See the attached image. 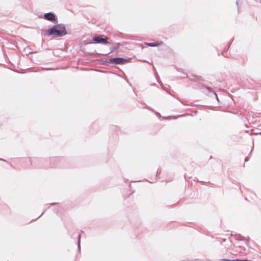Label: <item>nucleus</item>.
<instances>
[{"label": "nucleus", "mask_w": 261, "mask_h": 261, "mask_svg": "<svg viewBox=\"0 0 261 261\" xmlns=\"http://www.w3.org/2000/svg\"><path fill=\"white\" fill-rule=\"evenodd\" d=\"M66 27L64 24L59 23L53 25L48 30L47 36H51L54 37H60L67 34Z\"/></svg>", "instance_id": "nucleus-1"}, {"label": "nucleus", "mask_w": 261, "mask_h": 261, "mask_svg": "<svg viewBox=\"0 0 261 261\" xmlns=\"http://www.w3.org/2000/svg\"><path fill=\"white\" fill-rule=\"evenodd\" d=\"M109 63L114 65H123L128 62V60L121 57L113 58L109 59Z\"/></svg>", "instance_id": "nucleus-2"}, {"label": "nucleus", "mask_w": 261, "mask_h": 261, "mask_svg": "<svg viewBox=\"0 0 261 261\" xmlns=\"http://www.w3.org/2000/svg\"><path fill=\"white\" fill-rule=\"evenodd\" d=\"M108 39V38L106 36H105L104 35H98L93 38V40L96 43L103 44H109Z\"/></svg>", "instance_id": "nucleus-3"}, {"label": "nucleus", "mask_w": 261, "mask_h": 261, "mask_svg": "<svg viewBox=\"0 0 261 261\" xmlns=\"http://www.w3.org/2000/svg\"><path fill=\"white\" fill-rule=\"evenodd\" d=\"M43 18L51 22L56 21L57 20V17L56 15L52 12L45 13L43 15Z\"/></svg>", "instance_id": "nucleus-4"}, {"label": "nucleus", "mask_w": 261, "mask_h": 261, "mask_svg": "<svg viewBox=\"0 0 261 261\" xmlns=\"http://www.w3.org/2000/svg\"><path fill=\"white\" fill-rule=\"evenodd\" d=\"M162 43H163V42L162 41H161V42H153V43H146V44L148 46L155 47V46H157L160 44H162Z\"/></svg>", "instance_id": "nucleus-5"}, {"label": "nucleus", "mask_w": 261, "mask_h": 261, "mask_svg": "<svg viewBox=\"0 0 261 261\" xmlns=\"http://www.w3.org/2000/svg\"><path fill=\"white\" fill-rule=\"evenodd\" d=\"M205 88L208 91V92H212V93H213L215 97L216 98L217 100H218V98L217 94L214 91H213L210 87L205 86Z\"/></svg>", "instance_id": "nucleus-6"}, {"label": "nucleus", "mask_w": 261, "mask_h": 261, "mask_svg": "<svg viewBox=\"0 0 261 261\" xmlns=\"http://www.w3.org/2000/svg\"><path fill=\"white\" fill-rule=\"evenodd\" d=\"M220 260H221V261H251V260H249L248 259H224V258L221 259Z\"/></svg>", "instance_id": "nucleus-7"}, {"label": "nucleus", "mask_w": 261, "mask_h": 261, "mask_svg": "<svg viewBox=\"0 0 261 261\" xmlns=\"http://www.w3.org/2000/svg\"><path fill=\"white\" fill-rule=\"evenodd\" d=\"M80 240H81V235L79 234L77 237V243H78V248H80Z\"/></svg>", "instance_id": "nucleus-8"}, {"label": "nucleus", "mask_w": 261, "mask_h": 261, "mask_svg": "<svg viewBox=\"0 0 261 261\" xmlns=\"http://www.w3.org/2000/svg\"><path fill=\"white\" fill-rule=\"evenodd\" d=\"M196 80H199L200 79H201L200 76H196Z\"/></svg>", "instance_id": "nucleus-9"}, {"label": "nucleus", "mask_w": 261, "mask_h": 261, "mask_svg": "<svg viewBox=\"0 0 261 261\" xmlns=\"http://www.w3.org/2000/svg\"><path fill=\"white\" fill-rule=\"evenodd\" d=\"M56 204H57V203L54 202V203H51L50 205H55Z\"/></svg>", "instance_id": "nucleus-10"}, {"label": "nucleus", "mask_w": 261, "mask_h": 261, "mask_svg": "<svg viewBox=\"0 0 261 261\" xmlns=\"http://www.w3.org/2000/svg\"><path fill=\"white\" fill-rule=\"evenodd\" d=\"M0 161L6 162V160L2 159H0Z\"/></svg>", "instance_id": "nucleus-11"}, {"label": "nucleus", "mask_w": 261, "mask_h": 261, "mask_svg": "<svg viewBox=\"0 0 261 261\" xmlns=\"http://www.w3.org/2000/svg\"><path fill=\"white\" fill-rule=\"evenodd\" d=\"M248 161L247 158H245V162Z\"/></svg>", "instance_id": "nucleus-12"}, {"label": "nucleus", "mask_w": 261, "mask_h": 261, "mask_svg": "<svg viewBox=\"0 0 261 261\" xmlns=\"http://www.w3.org/2000/svg\"><path fill=\"white\" fill-rule=\"evenodd\" d=\"M160 173V172H159V170H158V171H156V174H159Z\"/></svg>", "instance_id": "nucleus-13"}, {"label": "nucleus", "mask_w": 261, "mask_h": 261, "mask_svg": "<svg viewBox=\"0 0 261 261\" xmlns=\"http://www.w3.org/2000/svg\"><path fill=\"white\" fill-rule=\"evenodd\" d=\"M116 45H117V46H118L119 45V43H117L116 44Z\"/></svg>", "instance_id": "nucleus-14"}]
</instances>
